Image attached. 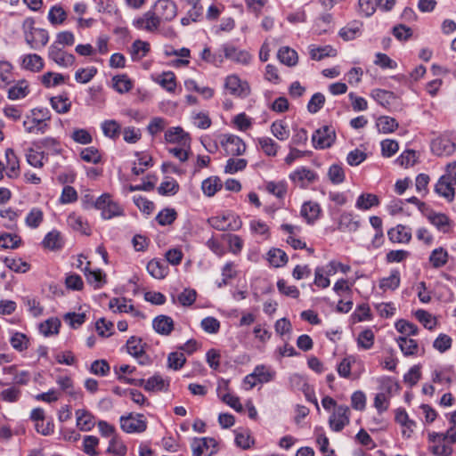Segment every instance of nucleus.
Segmentation results:
<instances>
[{
    "label": "nucleus",
    "instance_id": "nucleus-54",
    "mask_svg": "<svg viewBox=\"0 0 456 456\" xmlns=\"http://www.w3.org/2000/svg\"><path fill=\"white\" fill-rule=\"evenodd\" d=\"M272 134L280 141H285L289 137L290 132L284 120H276L271 126Z\"/></svg>",
    "mask_w": 456,
    "mask_h": 456
},
{
    "label": "nucleus",
    "instance_id": "nucleus-24",
    "mask_svg": "<svg viewBox=\"0 0 456 456\" xmlns=\"http://www.w3.org/2000/svg\"><path fill=\"white\" fill-rule=\"evenodd\" d=\"M360 227V220L351 212H344L340 215L337 229L343 232H354Z\"/></svg>",
    "mask_w": 456,
    "mask_h": 456
},
{
    "label": "nucleus",
    "instance_id": "nucleus-27",
    "mask_svg": "<svg viewBox=\"0 0 456 456\" xmlns=\"http://www.w3.org/2000/svg\"><path fill=\"white\" fill-rule=\"evenodd\" d=\"M174 326L173 319L167 315H158L152 321L153 330L161 336H169L174 330Z\"/></svg>",
    "mask_w": 456,
    "mask_h": 456
},
{
    "label": "nucleus",
    "instance_id": "nucleus-11",
    "mask_svg": "<svg viewBox=\"0 0 456 456\" xmlns=\"http://www.w3.org/2000/svg\"><path fill=\"white\" fill-rule=\"evenodd\" d=\"M159 17L156 14V12L151 10L144 12L142 15L134 18L133 20V26L135 28L139 30H144L147 32L156 31L159 28Z\"/></svg>",
    "mask_w": 456,
    "mask_h": 456
},
{
    "label": "nucleus",
    "instance_id": "nucleus-30",
    "mask_svg": "<svg viewBox=\"0 0 456 456\" xmlns=\"http://www.w3.org/2000/svg\"><path fill=\"white\" fill-rule=\"evenodd\" d=\"M147 272L155 279H164L169 272L167 264L159 259L151 260L146 266Z\"/></svg>",
    "mask_w": 456,
    "mask_h": 456
},
{
    "label": "nucleus",
    "instance_id": "nucleus-63",
    "mask_svg": "<svg viewBox=\"0 0 456 456\" xmlns=\"http://www.w3.org/2000/svg\"><path fill=\"white\" fill-rule=\"evenodd\" d=\"M131 300L126 297H113L109 302V308L114 314L117 313H128V308L131 306Z\"/></svg>",
    "mask_w": 456,
    "mask_h": 456
},
{
    "label": "nucleus",
    "instance_id": "nucleus-48",
    "mask_svg": "<svg viewBox=\"0 0 456 456\" xmlns=\"http://www.w3.org/2000/svg\"><path fill=\"white\" fill-rule=\"evenodd\" d=\"M27 162L36 167L41 168L44 167L45 162L47 161V156L44 151H38L32 148H29L26 153Z\"/></svg>",
    "mask_w": 456,
    "mask_h": 456
},
{
    "label": "nucleus",
    "instance_id": "nucleus-7",
    "mask_svg": "<svg viewBox=\"0 0 456 456\" xmlns=\"http://www.w3.org/2000/svg\"><path fill=\"white\" fill-rule=\"evenodd\" d=\"M220 51L223 53L224 58L243 66L249 65L253 59L248 51L240 49L231 43L222 45Z\"/></svg>",
    "mask_w": 456,
    "mask_h": 456
},
{
    "label": "nucleus",
    "instance_id": "nucleus-9",
    "mask_svg": "<svg viewBox=\"0 0 456 456\" xmlns=\"http://www.w3.org/2000/svg\"><path fill=\"white\" fill-rule=\"evenodd\" d=\"M350 422V410L346 405L336 406L329 418V425L335 432L341 431Z\"/></svg>",
    "mask_w": 456,
    "mask_h": 456
},
{
    "label": "nucleus",
    "instance_id": "nucleus-55",
    "mask_svg": "<svg viewBox=\"0 0 456 456\" xmlns=\"http://www.w3.org/2000/svg\"><path fill=\"white\" fill-rule=\"evenodd\" d=\"M395 327V330L402 334L401 337L410 338L419 333V329L415 324L403 319L396 321Z\"/></svg>",
    "mask_w": 456,
    "mask_h": 456
},
{
    "label": "nucleus",
    "instance_id": "nucleus-52",
    "mask_svg": "<svg viewBox=\"0 0 456 456\" xmlns=\"http://www.w3.org/2000/svg\"><path fill=\"white\" fill-rule=\"evenodd\" d=\"M112 86L118 94H126L133 88L132 80L125 74L112 77Z\"/></svg>",
    "mask_w": 456,
    "mask_h": 456
},
{
    "label": "nucleus",
    "instance_id": "nucleus-25",
    "mask_svg": "<svg viewBox=\"0 0 456 456\" xmlns=\"http://www.w3.org/2000/svg\"><path fill=\"white\" fill-rule=\"evenodd\" d=\"M67 225L83 235H90L91 228L88 222L79 214L71 212L67 216Z\"/></svg>",
    "mask_w": 456,
    "mask_h": 456
},
{
    "label": "nucleus",
    "instance_id": "nucleus-59",
    "mask_svg": "<svg viewBox=\"0 0 456 456\" xmlns=\"http://www.w3.org/2000/svg\"><path fill=\"white\" fill-rule=\"evenodd\" d=\"M268 261L274 267H281L288 262L287 254L280 248H272L267 253Z\"/></svg>",
    "mask_w": 456,
    "mask_h": 456
},
{
    "label": "nucleus",
    "instance_id": "nucleus-2",
    "mask_svg": "<svg viewBox=\"0 0 456 456\" xmlns=\"http://www.w3.org/2000/svg\"><path fill=\"white\" fill-rule=\"evenodd\" d=\"M51 114L46 108H34L26 114L23 120V128L26 133L32 134H44L49 129Z\"/></svg>",
    "mask_w": 456,
    "mask_h": 456
},
{
    "label": "nucleus",
    "instance_id": "nucleus-10",
    "mask_svg": "<svg viewBox=\"0 0 456 456\" xmlns=\"http://www.w3.org/2000/svg\"><path fill=\"white\" fill-rule=\"evenodd\" d=\"M289 177L295 185L305 189L314 183L318 175L314 171L305 167H299L291 172Z\"/></svg>",
    "mask_w": 456,
    "mask_h": 456
},
{
    "label": "nucleus",
    "instance_id": "nucleus-32",
    "mask_svg": "<svg viewBox=\"0 0 456 456\" xmlns=\"http://www.w3.org/2000/svg\"><path fill=\"white\" fill-rule=\"evenodd\" d=\"M63 244L61 233L57 230L47 232L42 240L43 247L53 251L61 249Z\"/></svg>",
    "mask_w": 456,
    "mask_h": 456
},
{
    "label": "nucleus",
    "instance_id": "nucleus-51",
    "mask_svg": "<svg viewBox=\"0 0 456 456\" xmlns=\"http://www.w3.org/2000/svg\"><path fill=\"white\" fill-rule=\"evenodd\" d=\"M375 335L372 330L365 329L361 331L357 337V346L362 350H369L374 345Z\"/></svg>",
    "mask_w": 456,
    "mask_h": 456
},
{
    "label": "nucleus",
    "instance_id": "nucleus-21",
    "mask_svg": "<svg viewBox=\"0 0 456 456\" xmlns=\"http://www.w3.org/2000/svg\"><path fill=\"white\" fill-rule=\"evenodd\" d=\"M19 61L22 69L35 73L41 71L45 66L44 60L37 53L22 54Z\"/></svg>",
    "mask_w": 456,
    "mask_h": 456
},
{
    "label": "nucleus",
    "instance_id": "nucleus-53",
    "mask_svg": "<svg viewBox=\"0 0 456 456\" xmlns=\"http://www.w3.org/2000/svg\"><path fill=\"white\" fill-rule=\"evenodd\" d=\"M448 252L444 248H435L429 256V263L434 268H440L446 265Z\"/></svg>",
    "mask_w": 456,
    "mask_h": 456
},
{
    "label": "nucleus",
    "instance_id": "nucleus-39",
    "mask_svg": "<svg viewBox=\"0 0 456 456\" xmlns=\"http://www.w3.org/2000/svg\"><path fill=\"white\" fill-rule=\"evenodd\" d=\"M333 17L330 13H323L316 19L314 31L318 35L329 33L333 29Z\"/></svg>",
    "mask_w": 456,
    "mask_h": 456
},
{
    "label": "nucleus",
    "instance_id": "nucleus-33",
    "mask_svg": "<svg viewBox=\"0 0 456 456\" xmlns=\"http://www.w3.org/2000/svg\"><path fill=\"white\" fill-rule=\"evenodd\" d=\"M254 376L257 379L259 384H265L274 380L276 371L274 369L266 364H257L254 370Z\"/></svg>",
    "mask_w": 456,
    "mask_h": 456
},
{
    "label": "nucleus",
    "instance_id": "nucleus-46",
    "mask_svg": "<svg viewBox=\"0 0 456 456\" xmlns=\"http://www.w3.org/2000/svg\"><path fill=\"white\" fill-rule=\"evenodd\" d=\"M222 182L218 177L210 176L202 182L201 190L206 196L212 197L222 188Z\"/></svg>",
    "mask_w": 456,
    "mask_h": 456
},
{
    "label": "nucleus",
    "instance_id": "nucleus-15",
    "mask_svg": "<svg viewBox=\"0 0 456 456\" xmlns=\"http://www.w3.org/2000/svg\"><path fill=\"white\" fill-rule=\"evenodd\" d=\"M165 141L167 143H175L179 146L191 148V136L181 126L169 127L165 132Z\"/></svg>",
    "mask_w": 456,
    "mask_h": 456
},
{
    "label": "nucleus",
    "instance_id": "nucleus-40",
    "mask_svg": "<svg viewBox=\"0 0 456 456\" xmlns=\"http://www.w3.org/2000/svg\"><path fill=\"white\" fill-rule=\"evenodd\" d=\"M277 58L282 64L289 67L295 66L298 61L297 53L289 46L281 47L278 51Z\"/></svg>",
    "mask_w": 456,
    "mask_h": 456
},
{
    "label": "nucleus",
    "instance_id": "nucleus-49",
    "mask_svg": "<svg viewBox=\"0 0 456 456\" xmlns=\"http://www.w3.org/2000/svg\"><path fill=\"white\" fill-rule=\"evenodd\" d=\"M257 143L263 152L268 157L277 155L279 144L272 138L264 136L257 139Z\"/></svg>",
    "mask_w": 456,
    "mask_h": 456
},
{
    "label": "nucleus",
    "instance_id": "nucleus-35",
    "mask_svg": "<svg viewBox=\"0 0 456 456\" xmlns=\"http://www.w3.org/2000/svg\"><path fill=\"white\" fill-rule=\"evenodd\" d=\"M154 82L159 84L167 92L174 94L176 90V77L172 71L163 72L158 75Z\"/></svg>",
    "mask_w": 456,
    "mask_h": 456
},
{
    "label": "nucleus",
    "instance_id": "nucleus-5",
    "mask_svg": "<svg viewBox=\"0 0 456 456\" xmlns=\"http://www.w3.org/2000/svg\"><path fill=\"white\" fill-rule=\"evenodd\" d=\"M95 208L101 210L103 219H111L123 215V208L112 200L109 193H103L96 199Z\"/></svg>",
    "mask_w": 456,
    "mask_h": 456
},
{
    "label": "nucleus",
    "instance_id": "nucleus-50",
    "mask_svg": "<svg viewBox=\"0 0 456 456\" xmlns=\"http://www.w3.org/2000/svg\"><path fill=\"white\" fill-rule=\"evenodd\" d=\"M47 19L53 26L62 24L67 19V12L60 4L52 6L48 12Z\"/></svg>",
    "mask_w": 456,
    "mask_h": 456
},
{
    "label": "nucleus",
    "instance_id": "nucleus-14",
    "mask_svg": "<svg viewBox=\"0 0 456 456\" xmlns=\"http://www.w3.org/2000/svg\"><path fill=\"white\" fill-rule=\"evenodd\" d=\"M48 58L62 68L70 67L75 62L73 54L64 52L61 46H57L53 44L49 46Z\"/></svg>",
    "mask_w": 456,
    "mask_h": 456
},
{
    "label": "nucleus",
    "instance_id": "nucleus-44",
    "mask_svg": "<svg viewBox=\"0 0 456 456\" xmlns=\"http://www.w3.org/2000/svg\"><path fill=\"white\" fill-rule=\"evenodd\" d=\"M67 78H69L68 76L66 77L61 73L49 71L45 73L40 80L44 86L51 88L64 84Z\"/></svg>",
    "mask_w": 456,
    "mask_h": 456
},
{
    "label": "nucleus",
    "instance_id": "nucleus-60",
    "mask_svg": "<svg viewBox=\"0 0 456 456\" xmlns=\"http://www.w3.org/2000/svg\"><path fill=\"white\" fill-rule=\"evenodd\" d=\"M106 452L113 456H125L127 452V447L120 438L113 436L109 442Z\"/></svg>",
    "mask_w": 456,
    "mask_h": 456
},
{
    "label": "nucleus",
    "instance_id": "nucleus-18",
    "mask_svg": "<svg viewBox=\"0 0 456 456\" xmlns=\"http://www.w3.org/2000/svg\"><path fill=\"white\" fill-rule=\"evenodd\" d=\"M216 446V441L211 437L194 438L191 447L193 456H210Z\"/></svg>",
    "mask_w": 456,
    "mask_h": 456
},
{
    "label": "nucleus",
    "instance_id": "nucleus-45",
    "mask_svg": "<svg viewBox=\"0 0 456 456\" xmlns=\"http://www.w3.org/2000/svg\"><path fill=\"white\" fill-rule=\"evenodd\" d=\"M29 94L28 84L25 80L19 81L8 90V98L11 100H20L25 98Z\"/></svg>",
    "mask_w": 456,
    "mask_h": 456
},
{
    "label": "nucleus",
    "instance_id": "nucleus-16",
    "mask_svg": "<svg viewBox=\"0 0 456 456\" xmlns=\"http://www.w3.org/2000/svg\"><path fill=\"white\" fill-rule=\"evenodd\" d=\"M134 385L142 386L148 392L167 391L169 387V379L159 374H155L148 379H138Z\"/></svg>",
    "mask_w": 456,
    "mask_h": 456
},
{
    "label": "nucleus",
    "instance_id": "nucleus-17",
    "mask_svg": "<svg viewBox=\"0 0 456 456\" xmlns=\"http://www.w3.org/2000/svg\"><path fill=\"white\" fill-rule=\"evenodd\" d=\"M221 144L228 155H242L246 151V144L239 136L234 134L224 135Z\"/></svg>",
    "mask_w": 456,
    "mask_h": 456
},
{
    "label": "nucleus",
    "instance_id": "nucleus-20",
    "mask_svg": "<svg viewBox=\"0 0 456 456\" xmlns=\"http://www.w3.org/2000/svg\"><path fill=\"white\" fill-rule=\"evenodd\" d=\"M157 10L156 14L159 17L160 21H170L177 15L176 4L171 0H159L155 4Z\"/></svg>",
    "mask_w": 456,
    "mask_h": 456
},
{
    "label": "nucleus",
    "instance_id": "nucleus-29",
    "mask_svg": "<svg viewBox=\"0 0 456 456\" xmlns=\"http://www.w3.org/2000/svg\"><path fill=\"white\" fill-rule=\"evenodd\" d=\"M396 342L404 356H415L420 354L423 352V349L413 338L407 337H398L396 338Z\"/></svg>",
    "mask_w": 456,
    "mask_h": 456
},
{
    "label": "nucleus",
    "instance_id": "nucleus-61",
    "mask_svg": "<svg viewBox=\"0 0 456 456\" xmlns=\"http://www.w3.org/2000/svg\"><path fill=\"white\" fill-rule=\"evenodd\" d=\"M249 229L253 234L260 236L263 240H266L269 237V226L260 219H252L249 222Z\"/></svg>",
    "mask_w": 456,
    "mask_h": 456
},
{
    "label": "nucleus",
    "instance_id": "nucleus-57",
    "mask_svg": "<svg viewBox=\"0 0 456 456\" xmlns=\"http://www.w3.org/2000/svg\"><path fill=\"white\" fill-rule=\"evenodd\" d=\"M309 53L313 60L321 61L325 57L335 56L337 52L330 45L317 47L312 45L309 46Z\"/></svg>",
    "mask_w": 456,
    "mask_h": 456
},
{
    "label": "nucleus",
    "instance_id": "nucleus-41",
    "mask_svg": "<svg viewBox=\"0 0 456 456\" xmlns=\"http://www.w3.org/2000/svg\"><path fill=\"white\" fill-rule=\"evenodd\" d=\"M235 444L238 447L248 450L255 444V439L248 429L239 428L235 430Z\"/></svg>",
    "mask_w": 456,
    "mask_h": 456
},
{
    "label": "nucleus",
    "instance_id": "nucleus-1",
    "mask_svg": "<svg viewBox=\"0 0 456 456\" xmlns=\"http://www.w3.org/2000/svg\"><path fill=\"white\" fill-rule=\"evenodd\" d=\"M429 450L436 456H452V444H456V430L450 428L444 433L429 432Z\"/></svg>",
    "mask_w": 456,
    "mask_h": 456
},
{
    "label": "nucleus",
    "instance_id": "nucleus-58",
    "mask_svg": "<svg viewBox=\"0 0 456 456\" xmlns=\"http://www.w3.org/2000/svg\"><path fill=\"white\" fill-rule=\"evenodd\" d=\"M415 318L428 330H432L436 327V318L426 310L419 309L414 314Z\"/></svg>",
    "mask_w": 456,
    "mask_h": 456
},
{
    "label": "nucleus",
    "instance_id": "nucleus-19",
    "mask_svg": "<svg viewBox=\"0 0 456 456\" xmlns=\"http://www.w3.org/2000/svg\"><path fill=\"white\" fill-rule=\"evenodd\" d=\"M455 379V373L452 366H440L431 372V381L434 384L448 387Z\"/></svg>",
    "mask_w": 456,
    "mask_h": 456
},
{
    "label": "nucleus",
    "instance_id": "nucleus-28",
    "mask_svg": "<svg viewBox=\"0 0 456 456\" xmlns=\"http://www.w3.org/2000/svg\"><path fill=\"white\" fill-rule=\"evenodd\" d=\"M454 186L444 175H441L435 185V192L451 202L455 197Z\"/></svg>",
    "mask_w": 456,
    "mask_h": 456
},
{
    "label": "nucleus",
    "instance_id": "nucleus-43",
    "mask_svg": "<svg viewBox=\"0 0 456 456\" xmlns=\"http://www.w3.org/2000/svg\"><path fill=\"white\" fill-rule=\"evenodd\" d=\"M45 215L40 208L34 207L25 217V224L30 229L38 228L44 222Z\"/></svg>",
    "mask_w": 456,
    "mask_h": 456
},
{
    "label": "nucleus",
    "instance_id": "nucleus-37",
    "mask_svg": "<svg viewBox=\"0 0 456 456\" xmlns=\"http://www.w3.org/2000/svg\"><path fill=\"white\" fill-rule=\"evenodd\" d=\"M90 262L86 263V266L83 269L84 274L86 277L87 282L94 289H100L106 282L105 273L101 270L91 271L88 267Z\"/></svg>",
    "mask_w": 456,
    "mask_h": 456
},
{
    "label": "nucleus",
    "instance_id": "nucleus-47",
    "mask_svg": "<svg viewBox=\"0 0 456 456\" xmlns=\"http://www.w3.org/2000/svg\"><path fill=\"white\" fill-rule=\"evenodd\" d=\"M50 103L52 108L60 114L67 113L71 107V102L65 94L52 97Z\"/></svg>",
    "mask_w": 456,
    "mask_h": 456
},
{
    "label": "nucleus",
    "instance_id": "nucleus-23",
    "mask_svg": "<svg viewBox=\"0 0 456 456\" xmlns=\"http://www.w3.org/2000/svg\"><path fill=\"white\" fill-rule=\"evenodd\" d=\"M126 350L130 355L138 359L140 364L146 363L147 357L145 356L144 344L140 338L134 336L131 337L126 341Z\"/></svg>",
    "mask_w": 456,
    "mask_h": 456
},
{
    "label": "nucleus",
    "instance_id": "nucleus-26",
    "mask_svg": "<svg viewBox=\"0 0 456 456\" xmlns=\"http://www.w3.org/2000/svg\"><path fill=\"white\" fill-rule=\"evenodd\" d=\"M428 221L441 232L448 233L452 228V222L443 213L428 211Z\"/></svg>",
    "mask_w": 456,
    "mask_h": 456
},
{
    "label": "nucleus",
    "instance_id": "nucleus-36",
    "mask_svg": "<svg viewBox=\"0 0 456 456\" xmlns=\"http://www.w3.org/2000/svg\"><path fill=\"white\" fill-rule=\"evenodd\" d=\"M61 324L59 318L51 317L39 324V333L44 337L55 336L60 332Z\"/></svg>",
    "mask_w": 456,
    "mask_h": 456
},
{
    "label": "nucleus",
    "instance_id": "nucleus-38",
    "mask_svg": "<svg viewBox=\"0 0 456 456\" xmlns=\"http://www.w3.org/2000/svg\"><path fill=\"white\" fill-rule=\"evenodd\" d=\"M379 199L373 193H362L355 201V208L362 211H366L373 207L379 206Z\"/></svg>",
    "mask_w": 456,
    "mask_h": 456
},
{
    "label": "nucleus",
    "instance_id": "nucleus-31",
    "mask_svg": "<svg viewBox=\"0 0 456 456\" xmlns=\"http://www.w3.org/2000/svg\"><path fill=\"white\" fill-rule=\"evenodd\" d=\"M9 342L15 351L22 353L28 348L30 338L22 332L12 330L10 331Z\"/></svg>",
    "mask_w": 456,
    "mask_h": 456
},
{
    "label": "nucleus",
    "instance_id": "nucleus-42",
    "mask_svg": "<svg viewBox=\"0 0 456 456\" xmlns=\"http://www.w3.org/2000/svg\"><path fill=\"white\" fill-rule=\"evenodd\" d=\"M400 272L396 269L390 272L389 276L384 277L379 281V288L383 291L395 290L400 286Z\"/></svg>",
    "mask_w": 456,
    "mask_h": 456
},
{
    "label": "nucleus",
    "instance_id": "nucleus-34",
    "mask_svg": "<svg viewBox=\"0 0 456 456\" xmlns=\"http://www.w3.org/2000/svg\"><path fill=\"white\" fill-rule=\"evenodd\" d=\"M389 240L392 242L408 243L411 239V232L410 228L399 224L387 232Z\"/></svg>",
    "mask_w": 456,
    "mask_h": 456
},
{
    "label": "nucleus",
    "instance_id": "nucleus-3",
    "mask_svg": "<svg viewBox=\"0 0 456 456\" xmlns=\"http://www.w3.org/2000/svg\"><path fill=\"white\" fill-rule=\"evenodd\" d=\"M21 28L25 42L31 49L41 50L48 44V31L45 28H36L33 18H26L22 22Z\"/></svg>",
    "mask_w": 456,
    "mask_h": 456
},
{
    "label": "nucleus",
    "instance_id": "nucleus-56",
    "mask_svg": "<svg viewBox=\"0 0 456 456\" xmlns=\"http://www.w3.org/2000/svg\"><path fill=\"white\" fill-rule=\"evenodd\" d=\"M320 207L317 203L306 202L301 208V215L307 223H314L319 216Z\"/></svg>",
    "mask_w": 456,
    "mask_h": 456
},
{
    "label": "nucleus",
    "instance_id": "nucleus-4",
    "mask_svg": "<svg viewBox=\"0 0 456 456\" xmlns=\"http://www.w3.org/2000/svg\"><path fill=\"white\" fill-rule=\"evenodd\" d=\"M208 224L218 231H238L242 226L239 216L231 211H225L208 218Z\"/></svg>",
    "mask_w": 456,
    "mask_h": 456
},
{
    "label": "nucleus",
    "instance_id": "nucleus-62",
    "mask_svg": "<svg viewBox=\"0 0 456 456\" xmlns=\"http://www.w3.org/2000/svg\"><path fill=\"white\" fill-rule=\"evenodd\" d=\"M377 126L379 132L389 134L393 133L398 127V122L394 118L382 116L379 118Z\"/></svg>",
    "mask_w": 456,
    "mask_h": 456
},
{
    "label": "nucleus",
    "instance_id": "nucleus-13",
    "mask_svg": "<svg viewBox=\"0 0 456 456\" xmlns=\"http://www.w3.org/2000/svg\"><path fill=\"white\" fill-rule=\"evenodd\" d=\"M334 130L327 126L317 129L312 135V142L315 149H326L330 147L335 141Z\"/></svg>",
    "mask_w": 456,
    "mask_h": 456
},
{
    "label": "nucleus",
    "instance_id": "nucleus-6",
    "mask_svg": "<svg viewBox=\"0 0 456 456\" xmlns=\"http://www.w3.org/2000/svg\"><path fill=\"white\" fill-rule=\"evenodd\" d=\"M431 152L436 157H449L456 150V144L447 134H439L430 142Z\"/></svg>",
    "mask_w": 456,
    "mask_h": 456
},
{
    "label": "nucleus",
    "instance_id": "nucleus-12",
    "mask_svg": "<svg viewBox=\"0 0 456 456\" xmlns=\"http://www.w3.org/2000/svg\"><path fill=\"white\" fill-rule=\"evenodd\" d=\"M224 88L232 95L245 97L249 94V86L236 74H231L224 79Z\"/></svg>",
    "mask_w": 456,
    "mask_h": 456
},
{
    "label": "nucleus",
    "instance_id": "nucleus-8",
    "mask_svg": "<svg viewBox=\"0 0 456 456\" xmlns=\"http://www.w3.org/2000/svg\"><path fill=\"white\" fill-rule=\"evenodd\" d=\"M121 429L128 434L142 433L147 428V420L142 414L130 413L119 419Z\"/></svg>",
    "mask_w": 456,
    "mask_h": 456
},
{
    "label": "nucleus",
    "instance_id": "nucleus-64",
    "mask_svg": "<svg viewBox=\"0 0 456 456\" xmlns=\"http://www.w3.org/2000/svg\"><path fill=\"white\" fill-rule=\"evenodd\" d=\"M191 121L200 129H208L212 124L208 113L206 111H193L191 113Z\"/></svg>",
    "mask_w": 456,
    "mask_h": 456
},
{
    "label": "nucleus",
    "instance_id": "nucleus-22",
    "mask_svg": "<svg viewBox=\"0 0 456 456\" xmlns=\"http://www.w3.org/2000/svg\"><path fill=\"white\" fill-rule=\"evenodd\" d=\"M76 426L82 432H89L95 426V417L86 409H77L75 411Z\"/></svg>",
    "mask_w": 456,
    "mask_h": 456
}]
</instances>
